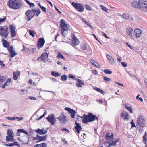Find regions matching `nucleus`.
Listing matches in <instances>:
<instances>
[{
  "mask_svg": "<svg viewBox=\"0 0 147 147\" xmlns=\"http://www.w3.org/2000/svg\"><path fill=\"white\" fill-rule=\"evenodd\" d=\"M131 4L134 8L141 9L145 11H147V0H134Z\"/></svg>",
  "mask_w": 147,
  "mask_h": 147,
  "instance_id": "nucleus-1",
  "label": "nucleus"
},
{
  "mask_svg": "<svg viewBox=\"0 0 147 147\" xmlns=\"http://www.w3.org/2000/svg\"><path fill=\"white\" fill-rule=\"evenodd\" d=\"M7 5L10 8L16 10L20 7L22 3L20 0H9Z\"/></svg>",
  "mask_w": 147,
  "mask_h": 147,
  "instance_id": "nucleus-2",
  "label": "nucleus"
},
{
  "mask_svg": "<svg viewBox=\"0 0 147 147\" xmlns=\"http://www.w3.org/2000/svg\"><path fill=\"white\" fill-rule=\"evenodd\" d=\"M146 119L142 115L139 116L137 120V126H139L142 128H144L146 126Z\"/></svg>",
  "mask_w": 147,
  "mask_h": 147,
  "instance_id": "nucleus-3",
  "label": "nucleus"
},
{
  "mask_svg": "<svg viewBox=\"0 0 147 147\" xmlns=\"http://www.w3.org/2000/svg\"><path fill=\"white\" fill-rule=\"evenodd\" d=\"M82 119V121L84 123H87L88 122L92 121V113H89L88 115L84 114L82 117L79 116Z\"/></svg>",
  "mask_w": 147,
  "mask_h": 147,
  "instance_id": "nucleus-4",
  "label": "nucleus"
},
{
  "mask_svg": "<svg viewBox=\"0 0 147 147\" xmlns=\"http://www.w3.org/2000/svg\"><path fill=\"white\" fill-rule=\"evenodd\" d=\"M8 28L6 26H0V35L5 38H7L8 34Z\"/></svg>",
  "mask_w": 147,
  "mask_h": 147,
  "instance_id": "nucleus-5",
  "label": "nucleus"
},
{
  "mask_svg": "<svg viewBox=\"0 0 147 147\" xmlns=\"http://www.w3.org/2000/svg\"><path fill=\"white\" fill-rule=\"evenodd\" d=\"M71 5L79 12H82L84 11V7L82 4L73 2Z\"/></svg>",
  "mask_w": 147,
  "mask_h": 147,
  "instance_id": "nucleus-6",
  "label": "nucleus"
},
{
  "mask_svg": "<svg viewBox=\"0 0 147 147\" xmlns=\"http://www.w3.org/2000/svg\"><path fill=\"white\" fill-rule=\"evenodd\" d=\"M68 77L69 78H72L74 80H75L78 82H76V86L77 87H81L82 86V85H84V84L83 82L81 80L76 78V77L71 74H69L68 75Z\"/></svg>",
  "mask_w": 147,
  "mask_h": 147,
  "instance_id": "nucleus-7",
  "label": "nucleus"
},
{
  "mask_svg": "<svg viewBox=\"0 0 147 147\" xmlns=\"http://www.w3.org/2000/svg\"><path fill=\"white\" fill-rule=\"evenodd\" d=\"M60 22L61 24L60 25L62 29L61 33L63 36L65 37L66 35L64 33V31L67 30L68 26L66 24L64 20L63 19L61 20Z\"/></svg>",
  "mask_w": 147,
  "mask_h": 147,
  "instance_id": "nucleus-8",
  "label": "nucleus"
},
{
  "mask_svg": "<svg viewBox=\"0 0 147 147\" xmlns=\"http://www.w3.org/2000/svg\"><path fill=\"white\" fill-rule=\"evenodd\" d=\"M46 119L49 122H50L52 125H54L56 122V119L53 114H51V115H49L46 118Z\"/></svg>",
  "mask_w": 147,
  "mask_h": 147,
  "instance_id": "nucleus-9",
  "label": "nucleus"
},
{
  "mask_svg": "<svg viewBox=\"0 0 147 147\" xmlns=\"http://www.w3.org/2000/svg\"><path fill=\"white\" fill-rule=\"evenodd\" d=\"M32 11H31V10H28L25 13V14L26 16L25 17V18L27 19V20L28 21L30 20L31 19L34 17L33 16V13H32Z\"/></svg>",
  "mask_w": 147,
  "mask_h": 147,
  "instance_id": "nucleus-10",
  "label": "nucleus"
},
{
  "mask_svg": "<svg viewBox=\"0 0 147 147\" xmlns=\"http://www.w3.org/2000/svg\"><path fill=\"white\" fill-rule=\"evenodd\" d=\"M122 18L125 20L129 21H131L133 20L132 16L128 13H123L122 15Z\"/></svg>",
  "mask_w": 147,
  "mask_h": 147,
  "instance_id": "nucleus-11",
  "label": "nucleus"
},
{
  "mask_svg": "<svg viewBox=\"0 0 147 147\" xmlns=\"http://www.w3.org/2000/svg\"><path fill=\"white\" fill-rule=\"evenodd\" d=\"M45 42V41L43 38H39L37 41V45L39 48H41L43 47Z\"/></svg>",
  "mask_w": 147,
  "mask_h": 147,
  "instance_id": "nucleus-12",
  "label": "nucleus"
},
{
  "mask_svg": "<svg viewBox=\"0 0 147 147\" xmlns=\"http://www.w3.org/2000/svg\"><path fill=\"white\" fill-rule=\"evenodd\" d=\"M75 124L76 126L74 127V129L77 133L79 134L82 129L81 126L79 123H77L76 122H75Z\"/></svg>",
  "mask_w": 147,
  "mask_h": 147,
  "instance_id": "nucleus-13",
  "label": "nucleus"
},
{
  "mask_svg": "<svg viewBox=\"0 0 147 147\" xmlns=\"http://www.w3.org/2000/svg\"><path fill=\"white\" fill-rule=\"evenodd\" d=\"M65 110L68 111L71 114V116L72 118H74L76 112L75 111L72 109H71L69 107H65Z\"/></svg>",
  "mask_w": 147,
  "mask_h": 147,
  "instance_id": "nucleus-14",
  "label": "nucleus"
},
{
  "mask_svg": "<svg viewBox=\"0 0 147 147\" xmlns=\"http://www.w3.org/2000/svg\"><path fill=\"white\" fill-rule=\"evenodd\" d=\"M61 116H59L57 118L61 123H65L66 121V116L64 115L62 113L61 114Z\"/></svg>",
  "mask_w": 147,
  "mask_h": 147,
  "instance_id": "nucleus-15",
  "label": "nucleus"
},
{
  "mask_svg": "<svg viewBox=\"0 0 147 147\" xmlns=\"http://www.w3.org/2000/svg\"><path fill=\"white\" fill-rule=\"evenodd\" d=\"M73 40L71 42V45L72 46H76V45L78 44L79 43V41L78 39L74 36V37L73 38Z\"/></svg>",
  "mask_w": 147,
  "mask_h": 147,
  "instance_id": "nucleus-16",
  "label": "nucleus"
},
{
  "mask_svg": "<svg viewBox=\"0 0 147 147\" xmlns=\"http://www.w3.org/2000/svg\"><path fill=\"white\" fill-rule=\"evenodd\" d=\"M19 141L24 144H27L29 142V138L28 137L24 136L23 137L22 140H19Z\"/></svg>",
  "mask_w": 147,
  "mask_h": 147,
  "instance_id": "nucleus-17",
  "label": "nucleus"
},
{
  "mask_svg": "<svg viewBox=\"0 0 147 147\" xmlns=\"http://www.w3.org/2000/svg\"><path fill=\"white\" fill-rule=\"evenodd\" d=\"M31 11H32L33 13V16H38L41 13V11L39 9H33L31 10Z\"/></svg>",
  "mask_w": 147,
  "mask_h": 147,
  "instance_id": "nucleus-18",
  "label": "nucleus"
},
{
  "mask_svg": "<svg viewBox=\"0 0 147 147\" xmlns=\"http://www.w3.org/2000/svg\"><path fill=\"white\" fill-rule=\"evenodd\" d=\"M34 131L39 135H44L47 132V130L44 131L43 129H40L39 128H38L37 130H34Z\"/></svg>",
  "mask_w": 147,
  "mask_h": 147,
  "instance_id": "nucleus-19",
  "label": "nucleus"
},
{
  "mask_svg": "<svg viewBox=\"0 0 147 147\" xmlns=\"http://www.w3.org/2000/svg\"><path fill=\"white\" fill-rule=\"evenodd\" d=\"M113 136L114 135L112 133L111 134L110 133H107L105 136V137L106 140H109L114 139Z\"/></svg>",
  "mask_w": 147,
  "mask_h": 147,
  "instance_id": "nucleus-20",
  "label": "nucleus"
},
{
  "mask_svg": "<svg viewBox=\"0 0 147 147\" xmlns=\"http://www.w3.org/2000/svg\"><path fill=\"white\" fill-rule=\"evenodd\" d=\"M134 32L136 36L138 37L140 36L142 32L140 29L136 28L135 29Z\"/></svg>",
  "mask_w": 147,
  "mask_h": 147,
  "instance_id": "nucleus-21",
  "label": "nucleus"
},
{
  "mask_svg": "<svg viewBox=\"0 0 147 147\" xmlns=\"http://www.w3.org/2000/svg\"><path fill=\"white\" fill-rule=\"evenodd\" d=\"M38 140H39L36 142L37 143H38L39 142L41 141H44L47 138V135H46L44 136H40L38 135Z\"/></svg>",
  "mask_w": 147,
  "mask_h": 147,
  "instance_id": "nucleus-22",
  "label": "nucleus"
},
{
  "mask_svg": "<svg viewBox=\"0 0 147 147\" xmlns=\"http://www.w3.org/2000/svg\"><path fill=\"white\" fill-rule=\"evenodd\" d=\"M11 79V78H9L7 80L6 82L4 83L3 85L1 86L2 89L4 88L6 86H8L10 84Z\"/></svg>",
  "mask_w": 147,
  "mask_h": 147,
  "instance_id": "nucleus-23",
  "label": "nucleus"
},
{
  "mask_svg": "<svg viewBox=\"0 0 147 147\" xmlns=\"http://www.w3.org/2000/svg\"><path fill=\"white\" fill-rule=\"evenodd\" d=\"M2 41L3 44V47L7 48L8 47H9L10 45L9 42L5 39H2Z\"/></svg>",
  "mask_w": 147,
  "mask_h": 147,
  "instance_id": "nucleus-24",
  "label": "nucleus"
},
{
  "mask_svg": "<svg viewBox=\"0 0 147 147\" xmlns=\"http://www.w3.org/2000/svg\"><path fill=\"white\" fill-rule=\"evenodd\" d=\"M5 145L7 146L11 147L13 145H15L18 147H19L20 146L18 144L17 142L14 141L13 143H10L5 144Z\"/></svg>",
  "mask_w": 147,
  "mask_h": 147,
  "instance_id": "nucleus-25",
  "label": "nucleus"
},
{
  "mask_svg": "<svg viewBox=\"0 0 147 147\" xmlns=\"http://www.w3.org/2000/svg\"><path fill=\"white\" fill-rule=\"evenodd\" d=\"M7 134L9 137H13V135H14V134L13 133L12 130L8 129L7 131Z\"/></svg>",
  "mask_w": 147,
  "mask_h": 147,
  "instance_id": "nucleus-26",
  "label": "nucleus"
},
{
  "mask_svg": "<svg viewBox=\"0 0 147 147\" xmlns=\"http://www.w3.org/2000/svg\"><path fill=\"white\" fill-rule=\"evenodd\" d=\"M133 31V30L131 28L129 27L127 28V29L126 33L129 36L132 35V34Z\"/></svg>",
  "mask_w": 147,
  "mask_h": 147,
  "instance_id": "nucleus-27",
  "label": "nucleus"
},
{
  "mask_svg": "<svg viewBox=\"0 0 147 147\" xmlns=\"http://www.w3.org/2000/svg\"><path fill=\"white\" fill-rule=\"evenodd\" d=\"M47 144L45 143H42L39 144L35 145L34 147H47Z\"/></svg>",
  "mask_w": 147,
  "mask_h": 147,
  "instance_id": "nucleus-28",
  "label": "nucleus"
},
{
  "mask_svg": "<svg viewBox=\"0 0 147 147\" xmlns=\"http://www.w3.org/2000/svg\"><path fill=\"white\" fill-rule=\"evenodd\" d=\"M20 75V72L19 71L18 73L17 72H13V78L15 80H16L18 78V76Z\"/></svg>",
  "mask_w": 147,
  "mask_h": 147,
  "instance_id": "nucleus-29",
  "label": "nucleus"
},
{
  "mask_svg": "<svg viewBox=\"0 0 147 147\" xmlns=\"http://www.w3.org/2000/svg\"><path fill=\"white\" fill-rule=\"evenodd\" d=\"M36 49L35 48H32L30 47L27 48V51L29 52V53L31 54H33L36 51Z\"/></svg>",
  "mask_w": 147,
  "mask_h": 147,
  "instance_id": "nucleus-30",
  "label": "nucleus"
},
{
  "mask_svg": "<svg viewBox=\"0 0 147 147\" xmlns=\"http://www.w3.org/2000/svg\"><path fill=\"white\" fill-rule=\"evenodd\" d=\"M51 74L55 77H58L61 76V74L55 71H52L51 73Z\"/></svg>",
  "mask_w": 147,
  "mask_h": 147,
  "instance_id": "nucleus-31",
  "label": "nucleus"
},
{
  "mask_svg": "<svg viewBox=\"0 0 147 147\" xmlns=\"http://www.w3.org/2000/svg\"><path fill=\"white\" fill-rule=\"evenodd\" d=\"M6 78L5 76H2L0 75V87L2 84L3 82H4L6 80Z\"/></svg>",
  "mask_w": 147,
  "mask_h": 147,
  "instance_id": "nucleus-32",
  "label": "nucleus"
},
{
  "mask_svg": "<svg viewBox=\"0 0 147 147\" xmlns=\"http://www.w3.org/2000/svg\"><path fill=\"white\" fill-rule=\"evenodd\" d=\"M17 132L18 133H24V134H26L27 135H28L29 136V135L28 133L26 131H25L24 129H19L17 130Z\"/></svg>",
  "mask_w": 147,
  "mask_h": 147,
  "instance_id": "nucleus-33",
  "label": "nucleus"
},
{
  "mask_svg": "<svg viewBox=\"0 0 147 147\" xmlns=\"http://www.w3.org/2000/svg\"><path fill=\"white\" fill-rule=\"evenodd\" d=\"M92 65L97 68H100V65L93 59H92Z\"/></svg>",
  "mask_w": 147,
  "mask_h": 147,
  "instance_id": "nucleus-34",
  "label": "nucleus"
},
{
  "mask_svg": "<svg viewBox=\"0 0 147 147\" xmlns=\"http://www.w3.org/2000/svg\"><path fill=\"white\" fill-rule=\"evenodd\" d=\"M93 89L97 92L100 93L103 95L105 94L104 92L102 90L99 88L95 87L93 88Z\"/></svg>",
  "mask_w": 147,
  "mask_h": 147,
  "instance_id": "nucleus-35",
  "label": "nucleus"
},
{
  "mask_svg": "<svg viewBox=\"0 0 147 147\" xmlns=\"http://www.w3.org/2000/svg\"><path fill=\"white\" fill-rule=\"evenodd\" d=\"M49 54L46 53H42L41 55V57L42 58L45 59V61L46 59L48 58Z\"/></svg>",
  "mask_w": 147,
  "mask_h": 147,
  "instance_id": "nucleus-36",
  "label": "nucleus"
},
{
  "mask_svg": "<svg viewBox=\"0 0 147 147\" xmlns=\"http://www.w3.org/2000/svg\"><path fill=\"white\" fill-rule=\"evenodd\" d=\"M29 34L30 35H31L32 37H34L35 36V34H36V32L34 30H29Z\"/></svg>",
  "mask_w": 147,
  "mask_h": 147,
  "instance_id": "nucleus-37",
  "label": "nucleus"
},
{
  "mask_svg": "<svg viewBox=\"0 0 147 147\" xmlns=\"http://www.w3.org/2000/svg\"><path fill=\"white\" fill-rule=\"evenodd\" d=\"M9 53L10 56L11 58L13 57L15 55H17V53H15V51L10 52Z\"/></svg>",
  "mask_w": 147,
  "mask_h": 147,
  "instance_id": "nucleus-38",
  "label": "nucleus"
},
{
  "mask_svg": "<svg viewBox=\"0 0 147 147\" xmlns=\"http://www.w3.org/2000/svg\"><path fill=\"white\" fill-rule=\"evenodd\" d=\"M125 108L130 112V113H132L133 111L132 108L131 107H129L127 106V105H125Z\"/></svg>",
  "mask_w": 147,
  "mask_h": 147,
  "instance_id": "nucleus-39",
  "label": "nucleus"
},
{
  "mask_svg": "<svg viewBox=\"0 0 147 147\" xmlns=\"http://www.w3.org/2000/svg\"><path fill=\"white\" fill-rule=\"evenodd\" d=\"M56 57L59 59L61 58L64 60L65 59V58L64 57L63 55L59 53H58V55Z\"/></svg>",
  "mask_w": 147,
  "mask_h": 147,
  "instance_id": "nucleus-40",
  "label": "nucleus"
},
{
  "mask_svg": "<svg viewBox=\"0 0 147 147\" xmlns=\"http://www.w3.org/2000/svg\"><path fill=\"white\" fill-rule=\"evenodd\" d=\"M100 6L101 7L102 9L105 11L106 12L108 13V9L106 8L104 6L100 5Z\"/></svg>",
  "mask_w": 147,
  "mask_h": 147,
  "instance_id": "nucleus-41",
  "label": "nucleus"
},
{
  "mask_svg": "<svg viewBox=\"0 0 147 147\" xmlns=\"http://www.w3.org/2000/svg\"><path fill=\"white\" fill-rule=\"evenodd\" d=\"M13 137H9L8 136H6V140L7 142L8 141H12L14 140Z\"/></svg>",
  "mask_w": 147,
  "mask_h": 147,
  "instance_id": "nucleus-42",
  "label": "nucleus"
},
{
  "mask_svg": "<svg viewBox=\"0 0 147 147\" xmlns=\"http://www.w3.org/2000/svg\"><path fill=\"white\" fill-rule=\"evenodd\" d=\"M119 141L118 139L117 140V139H116V140L115 141H113L111 143H110V144L111 146H113L116 145V143L117 142H118Z\"/></svg>",
  "mask_w": 147,
  "mask_h": 147,
  "instance_id": "nucleus-43",
  "label": "nucleus"
},
{
  "mask_svg": "<svg viewBox=\"0 0 147 147\" xmlns=\"http://www.w3.org/2000/svg\"><path fill=\"white\" fill-rule=\"evenodd\" d=\"M103 71L106 74H111L112 73V72L108 69H105Z\"/></svg>",
  "mask_w": 147,
  "mask_h": 147,
  "instance_id": "nucleus-44",
  "label": "nucleus"
},
{
  "mask_svg": "<svg viewBox=\"0 0 147 147\" xmlns=\"http://www.w3.org/2000/svg\"><path fill=\"white\" fill-rule=\"evenodd\" d=\"M61 79L63 81H65L67 79V77L66 75H62L61 77Z\"/></svg>",
  "mask_w": 147,
  "mask_h": 147,
  "instance_id": "nucleus-45",
  "label": "nucleus"
},
{
  "mask_svg": "<svg viewBox=\"0 0 147 147\" xmlns=\"http://www.w3.org/2000/svg\"><path fill=\"white\" fill-rule=\"evenodd\" d=\"M7 49L9 52L14 51L13 49V47L12 45L10 46V47L9 46V47H8Z\"/></svg>",
  "mask_w": 147,
  "mask_h": 147,
  "instance_id": "nucleus-46",
  "label": "nucleus"
},
{
  "mask_svg": "<svg viewBox=\"0 0 147 147\" xmlns=\"http://www.w3.org/2000/svg\"><path fill=\"white\" fill-rule=\"evenodd\" d=\"M10 28L11 32L15 31V28L11 24L10 25Z\"/></svg>",
  "mask_w": 147,
  "mask_h": 147,
  "instance_id": "nucleus-47",
  "label": "nucleus"
},
{
  "mask_svg": "<svg viewBox=\"0 0 147 147\" xmlns=\"http://www.w3.org/2000/svg\"><path fill=\"white\" fill-rule=\"evenodd\" d=\"M6 17L5 16H3V18H0V23L3 22L6 20Z\"/></svg>",
  "mask_w": 147,
  "mask_h": 147,
  "instance_id": "nucleus-48",
  "label": "nucleus"
},
{
  "mask_svg": "<svg viewBox=\"0 0 147 147\" xmlns=\"http://www.w3.org/2000/svg\"><path fill=\"white\" fill-rule=\"evenodd\" d=\"M143 138L145 141L147 140V133L146 131L145 132L144 135L143 136Z\"/></svg>",
  "mask_w": 147,
  "mask_h": 147,
  "instance_id": "nucleus-49",
  "label": "nucleus"
},
{
  "mask_svg": "<svg viewBox=\"0 0 147 147\" xmlns=\"http://www.w3.org/2000/svg\"><path fill=\"white\" fill-rule=\"evenodd\" d=\"M103 77L104 80L107 82L111 80L109 78H107L105 76H103Z\"/></svg>",
  "mask_w": 147,
  "mask_h": 147,
  "instance_id": "nucleus-50",
  "label": "nucleus"
},
{
  "mask_svg": "<svg viewBox=\"0 0 147 147\" xmlns=\"http://www.w3.org/2000/svg\"><path fill=\"white\" fill-rule=\"evenodd\" d=\"M37 60L39 61H40L42 60L43 61H45V59L42 58L41 57V56L40 57H38L37 58Z\"/></svg>",
  "mask_w": 147,
  "mask_h": 147,
  "instance_id": "nucleus-51",
  "label": "nucleus"
},
{
  "mask_svg": "<svg viewBox=\"0 0 147 147\" xmlns=\"http://www.w3.org/2000/svg\"><path fill=\"white\" fill-rule=\"evenodd\" d=\"M82 20L87 25L90 26V27L91 28L92 27V26L91 24H90L87 21H86V20H84L82 19Z\"/></svg>",
  "mask_w": 147,
  "mask_h": 147,
  "instance_id": "nucleus-52",
  "label": "nucleus"
},
{
  "mask_svg": "<svg viewBox=\"0 0 147 147\" xmlns=\"http://www.w3.org/2000/svg\"><path fill=\"white\" fill-rule=\"evenodd\" d=\"M11 34L12 37H14L16 36V32L15 31H11Z\"/></svg>",
  "mask_w": 147,
  "mask_h": 147,
  "instance_id": "nucleus-53",
  "label": "nucleus"
},
{
  "mask_svg": "<svg viewBox=\"0 0 147 147\" xmlns=\"http://www.w3.org/2000/svg\"><path fill=\"white\" fill-rule=\"evenodd\" d=\"M98 117H96L95 115H94L92 114V121L96 120H98Z\"/></svg>",
  "mask_w": 147,
  "mask_h": 147,
  "instance_id": "nucleus-54",
  "label": "nucleus"
},
{
  "mask_svg": "<svg viewBox=\"0 0 147 147\" xmlns=\"http://www.w3.org/2000/svg\"><path fill=\"white\" fill-rule=\"evenodd\" d=\"M104 145L106 147H109L111 146L110 143L108 142H105L104 143Z\"/></svg>",
  "mask_w": 147,
  "mask_h": 147,
  "instance_id": "nucleus-55",
  "label": "nucleus"
},
{
  "mask_svg": "<svg viewBox=\"0 0 147 147\" xmlns=\"http://www.w3.org/2000/svg\"><path fill=\"white\" fill-rule=\"evenodd\" d=\"M82 49L83 50H85L86 49V47L84 44H83L81 47Z\"/></svg>",
  "mask_w": 147,
  "mask_h": 147,
  "instance_id": "nucleus-56",
  "label": "nucleus"
},
{
  "mask_svg": "<svg viewBox=\"0 0 147 147\" xmlns=\"http://www.w3.org/2000/svg\"><path fill=\"white\" fill-rule=\"evenodd\" d=\"M28 4L29 5L30 7H34L35 6L34 3L30 2Z\"/></svg>",
  "mask_w": 147,
  "mask_h": 147,
  "instance_id": "nucleus-57",
  "label": "nucleus"
},
{
  "mask_svg": "<svg viewBox=\"0 0 147 147\" xmlns=\"http://www.w3.org/2000/svg\"><path fill=\"white\" fill-rule=\"evenodd\" d=\"M109 63L111 64H113L114 63V60L113 58L109 59Z\"/></svg>",
  "mask_w": 147,
  "mask_h": 147,
  "instance_id": "nucleus-58",
  "label": "nucleus"
},
{
  "mask_svg": "<svg viewBox=\"0 0 147 147\" xmlns=\"http://www.w3.org/2000/svg\"><path fill=\"white\" fill-rule=\"evenodd\" d=\"M61 130L63 131H66L67 133H69L70 131L67 129L66 128H63L61 129Z\"/></svg>",
  "mask_w": 147,
  "mask_h": 147,
  "instance_id": "nucleus-59",
  "label": "nucleus"
},
{
  "mask_svg": "<svg viewBox=\"0 0 147 147\" xmlns=\"http://www.w3.org/2000/svg\"><path fill=\"white\" fill-rule=\"evenodd\" d=\"M128 113H126V115L124 117V120H127L128 121L129 120V119L128 118Z\"/></svg>",
  "mask_w": 147,
  "mask_h": 147,
  "instance_id": "nucleus-60",
  "label": "nucleus"
},
{
  "mask_svg": "<svg viewBox=\"0 0 147 147\" xmlns=\"http://www.w3.org/2000/svg\"><path fill=\"white\" fill-rule=\"evenodd\" d=\"M121 64L123 67H126L127 66V63L126 62H122Z\"/></svg>",
  "mask_w": 147,
  "mask_h": 147,
  "instance_id": "nucleus-61",
  "label": "nucleus"
},
{
  "mask_svg": "<svg viewBox=\"0 0 147 147\" xmlns=\"http://www.w3.org/2000/svg\"><path fill=\"white\" fill-rule=\"evenodd\" d=\"M126 113H127L126 112H122L121 113L120 116L124 117L126 115Z\"/></svg>",
  "mask_w": 147,
  "mask_h": 147,
  "instance_id": "nucleus-62",
  "label": "nucleus"
},
{
  "mask_svg": "<svg viewBox=\"0 0 147 147\" xmlns=\"http://www.w3.org/2000/svg\"><path fill=\"white\" fill-rule=\"evenodd\" d=\"M114 82L116 84H117L118 85L120 86H121L123 87V86H124L121 83H120L117 82Z\"/></svg>",
  "mask_w": 147,
  "mask_h": 147,
  "instance_id": "nucleus-63",
  "label": "nucleus"
},
{
  "mask_svg": "<svg viewBox=\"0 0 147 147\" xmlns=\"http://www.w3.org/2000/svg\"><path fill=\"white\" fill-rule=\"evenodd\" d=\"M137 128L138 129V130L139 131L140 133L142 132L143 131V129H141L142 127L139 126H137Z\"/></svg>",
  "mask_w": 147,
  "mask_h": 147,
  "instance_id": "nucleus-64",
  "label": "nucleus"
}]
</instances>
